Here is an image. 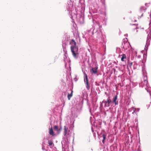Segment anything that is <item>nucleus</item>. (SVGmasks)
<instances>
[{"label":"nucleus","mask_w":151,"mask_h":151,"mask_svg":"<svg viewBox=\"0 0 151 151\" xmlns=\"http://www.w3.org/2000/svg\"><path fill=\"white\" fill-rule=\"evenodd\" d=\"M104 139H103L102 140V142L103 144L104 143Z\"/></svg>","instance_id":"a211bd4d"},{"label":"nucleus","mask_w":151,"mask_h":151,"mask_svg":"<svg viewBox=\"0 0 151 151\" xmlns=\"http://www.w3.org/2000/svg\"><path fill=\"white\" fill-rule=\"evenodd\" d=\"M140 10H143L144 11H145V9L143 7H141V8H140Z\"/></svg>","instance_id":"dca6fc26"},{"label":"nucleus","mask_w":151,"mask_h":151,"mask_svg":"<svg viewBox=\"0 0 151 151\" xmlns=\"http://www.w3.org/2000/svg\"><path fill=\"white\" fill-rule=\"evenodd\" d=\"M145 83H147V81L146 80L145 81Z\"/></svg>","instance_id":"f3484780"},{"label":"nucleus","mask_w":151,"mask_h":151,"mask_svg":"<svg viewBox=\"0 0 151 151\" xmlns=\"http://www.w3.org/2000/svg\"><path fill=\"white\" fill-rule=\"evenodd\" d=\"M86 83H88V77H87V75L86 74H85V78L84 79V81L85 82H86Z\"/></svg>","instance_id":"9b49d317"},{"label":"nucleus","mask_w":151,"mask_h":151,"mask_svg":"<svg viewBox=\"0 0 151 151\" xmlns=\"http://www.w3.org/2000/svg\"><path fill=\"white\" fill-rule=\"evenodd\" d=\"M48 144L50 146H51L53 144V143L52 140H50L48 141Z\"/></svg>","instance_id":"f8f14e48"},{"label":"nucleus","mask_w":151,"mask_h":151,"mask_svg":"<svg viewBox=\"0 0 151 151\" xmlns=\"http://www.w3.org/2000/svg\"><path fill=\"white\" fill-rule=\"evenodd\" d=\"M64 135L65 136H66L67 134L68 133V132H69V130H68V127H66V126H64Z\"/></svg>","instance_id":"20e7f679"},{"label":"nucleus","mask_w":151,"mask_h":151,"mask_svg":"<svg viewBox=\"0 0 151 151\" xmlns=\"http://www.w3.org/2000/svg\"><path fill=\"white\" fill-rule=\"evenodd\" d=\"M117 96L116 95L113 98V102L114 103L115 105H116L118 104V102L117 100Z\"/></svg>","instance_id":"7ed1b4c3"},{"label":"nucleus","mask_w":151,"mask_h":151,"mask_svg":"<svg viewBox=\"0 0 151 151\" xmlns=\"http://www.w3.org/2000/svg\"><path fill=\"white\" fill-rule=\"evenodd\" d=\"M73 91H71V93H68V100H70V98L73 96Z\"/></svg>","instance_id":"0eeeda50"},{"label":"nucleus","mask_w":151,"mask_h":151,"mask_svg":"<svg viewBox=\"0 0 151 151\" xmlns=\"http://www.w3.org/2000/svg\"><path fill=\"white\" fill-rule=\"evenodd\" d=\"M54 129L55 131H57L58 134H59L62 130V127H61L58 128V126L57 125H55L54 127Z\"/></svg>","instance_id":"f03ea898"},{"label":"nucleus","mask_w":151,"mask_h":151,"mask_svg":"<svg viewBox=\"0 0 151 151\" xmlns=\"http://www.w3.org/2000/svg\"><path fill=\"white\" fill-rule=\"evenodd\" d=\"M97 68L96 67H95L94 68H92L91 69V70L93 72V73H97Z\"/></svg>","instance_id":"6e6552de"},{"label":"nucleus","mask_w":151,"mask_h":151,"mask_svg":"<svg viewBox=\"0 0 151 151\" xmlns=\"http://www.w3.org/2000/svg\"><path fill=\"white\" fill-rule=\"evenodd\" d=\"M70 44L71 45L70 48L72 55L74 58H77L78 54V47L76 46V43L73 39L70 42Z\"/></svg>","instance_id":"f257e3e1"},{"label":"nucleus","mask_w":151,"mask_h":151,"mask_svg":"<svg viewBox=\"0 0 151 151\" xmlns=\"http://www.w3.org/2000/svg\"><path fill=\"white\" fill-rule=\"evenodd\" d=\"M132 27H131L132 28V29H137V27L136 25L134 24H133L132 25Z\"/></svg>","instance_id":"ddd939ff"},{"label":"nucleus","mask_w":151,"mask_h":151,"mask_svg":"<svg viewBox=\"0 0 151 151\" xmlns=\"http://www.w3.org/2000/svg\"><path fill=\"white\" fill-rule=\"evenodd\" d=\"M86 88L88 90H89L90 88V86L89 85V83H88H88H86Z\"/></svg>","instance_id":"4468645a"},{"label":"nucleus","mask_w":151,"mask_h":151,"mask_svg":"<svg viewBox=\"0 0 151 151\" xmlns=\"http://www.w3.org/2000/svg\"><path fill=\"white\" fill-rule=\"evenodd\" d=\"M103 102L104 104V107H109L110 106V105L109 104H108L105 101H103Z\"/></svg>","instance_id":"9d476101"},{"label":"nucleus","mask_w":151,"mask_h":151,"mask_svg":"<svg viewBox=\"0 0 151 151\" xmlns=\"http://www.w3.org/2000/svg\"><path fill=\"white\" fill-rule=\"evenodd\" d=\"M106 102L109 104V105H110V104L111 103H112V101L109 98H108L106 101H105Z\"/></svg>","instance_id":"1a4fd4ad"},{"label":"nucleus","mask_w":151,"mask_h":151,"mask_svg":"<svg viewBox=\"0 0 151 151\" xmlns=\"http://www.w3.org/2000/svg\"><path fill=\"white\" fill-rule=\"evenodd\" d=\"M132 63H131V65H132Z\"/></svg>","instance_id":"6ab92c4d"},{"label":"nucleus","mask_w":151,"mask_h":151,"mask_svg":"<svg viewBox=\"0 0 151 151\" xmlns=\"http://www.w3.org/2000/svg\"><path fill=\"white\" fill-rule=\"evenodd\" d=\"M121 56H122L121 58V61H125L126 59V55L125 54H123Z\"/></svg>","instance_id":"39448f33"},{"label":"nucleus","mask_w":151,"mask_h":151,"mask_svg":"<svg viewBox=\"0 0 151 151\" xmlns=\"http://www.w3.org/2000/svg\"><path fill=\"white\" fill-rule=\"evenodd\" d=\"M102 137H103V139L105 140L106 139V135L104 134H103L102 135Z\"/></svg>","instance_id":"2eb2a0df"},{"label":"nucleus","mask_w":151,"mask_h":151,"mask_svg":"<svg viewBox=\"0 0 151 151\" xmlns=\"http://www.w3.org/2000/svg\"><path fill=\"white\" fill-rule=\"evenodd\" d=\"M49 134L52 135V136H54L55 135L54 132L52 130V127H51V128H50L49 129Z\"/></svg>","instance_id":"423d86ee"},{"label":"nucleus","mask_w":151,"mask_h":151,"mask_svg":"<svg viewBox=\"0 0 151 151\" xmlns=\"http://www.w3.org/2000/svg\"><path fill=\"white\" fill-rule=\"evenodd\" d=\"M141 16H143V14H142V15H141Z\"/></svg>","instance_id":"aec40b11"}]
</instances>
